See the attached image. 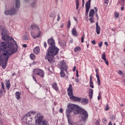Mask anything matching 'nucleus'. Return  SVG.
Wrapping results in <instances>:
<instances>
[{
    "instance_id": "1",
    "label": "nucleus",
    "mask_w": 125,
    "mask_h": 125,
    "mask_svg": "<svg viewBox=\"0 0 125 125\" xmlns=\"http://www.w3.org/2000/svg\"><path fill=\"white\" fill-rule=\"evenodd\" d=\"M1 32L2 40L6 42H1L0 45V65L2 69H5L10 56L17 52V48L15 49L14 46H18L14 39L6 35L4 28H2Z\"/></svg>"
},
{
    "instance_id": "2",
    "label": "nucleus",
    "mask_w": 125,
    "mask_h": 125,
    "mask_svg": "<svg viewBox=\"0 0 125 125\" xmlns=\"http://www.w3.org/2000/svg\"><path fill=\"white\" fill-rule=\"evenodd\" d=\"M47 43L50 46H49L48 48L45 58L49 62V63H50V64H52L55 62L54 56L57 55L58 54L59 48L55 46V40H54L53 38L48 39Z\"/></svg>"
},
{
    "instance_id": "3",
    "label": "nucleus",
    "mask_w": 125,
    "mask_h": 125,
    "mask_svg": "<svg viewBox=\"0 0 125 125\" xmlns=\"http://www.w3.org/2000/svg\"><path fill=\"white\" fill-rule=\"evenodd\" d=\"M80 107L79 105L73 104H68L67 105V108L65 110L66 116L69 117L71 115H78L79 114V110Z\"/></svg>"
},
{
    "instance_id": "4",
    "label": "nucleus",
    "mask_w": 125,
    "mask_h": 125,
    "mask_svg": "<svg viewBox=\"0 0 125 125\" xmlns=\"http://www.w3.org/2000/svg\"><path fill=\"white\" fill-rule=\"evenodd\" d=\"M20 7V0H16L15 3V8L14 7L12 8L10 10H5L4 13L5 15H10L12 16V15H14V14H16L17 12H18V9Z\"/></svg>"
},
{
    "instance_id": "5",
    "label": "nucleus",
    "mask_w": 125,
    "mask_h": 125,
    "mask_svg": "<svg viewBox=\"0 0 125 125\" xmlns=\"http://www.w3.org/2000/svg\"><path fill=\"white\" fill-rule=\"evenodd\" d=\"M78 114H80L82 121L81 123L77 125H85V122H86V120L88 118V113H87V111L84 110L83 108L80 107L78 110Z\"/></svg>"
},
{
    "instance_id": "6",
    "label": "nucleus",
    "mask_w": 125,
    "mask_h": 125,
    "mask_svg": "<svg viewBox=\"0 0 125 125\" xmlns=\"http://www.w3.org/2000/svg\"><path fill=\"white\" fill-rule=\"evenodd\" d=\"M32 75L33 79L35 81L36 83H37V79H36V77H35V76H40V77H42V78H43V70L40 68H34L33 70Z\"/></svg>"
},
{
    "instance_id": "7",
    "label": "nucleus",
    "mask_w": 125,
    "mask_h": 125,
    "mask_svg": "<svg viewBox=\"0 0 125 125\" xmlns=\"http://www.w3.org/2000/svg\"><path fill=\"white\" fill-rule=\"evenodd\" d=\"M60 69L61 71L60 73L61 77H62V78H64V77L66 76V74L65 72H64V71L65 70V72H67L68 67H67V65L64 61H62L60 62Z\"/></svg>"
},
{
    "instance_id": "8",
    "label": "nucleus",
    "mask_w": 125,
    "mask_h": 125,
    "mask_svg": "<svg viewBox=\"0 0 125 125\" xmlns=\"http://www.w3.org/2000/svg\"><path fill=\"white\" fill-rule=\"evenodd\" d=\"M37 115L39 113L36 112V111H30L26 114L23 117V120H25L26 122H32V115Z\"/></svg>"
},
{
    "instance_id": "9",
    "label": "nucleus",
    "mask_w": 125,
    "mask_h": 125,
    "mask_svg": "<svg viewBox=\"0 0 125 125\" xmlns=\"http://www.w3.org/2000/svg\"><path fill=\"white\" fill-rule=\"evenodd\" d=\"M31 28H32V30H34V29H36V30H38L39 33L36 36H35L34 35L32 36L33 39H36L37 38H40L41 37V35L42 33L41 31H40V28H39V27L37 26L36 25L32 24L31 25Z\"/></svg>"
},
{
    "instance_id": "10",
    "label": "nucleus",
    "mask_w": 125,
    "mask_h": 125,
    "mask_svg": "<svg viewBox=\"0 0 125 125\" xmlns=\"http://www.w3.org/2000/svg\"><path fill=\"white\" fill-rule=\"evenodd\" d=\"M72 88L73 86H72V84H70L69 85V87L67 88L68 95L69 96V98H71V97L74 96V94H73Z\"/></svg>"
},
{
    "instance_id": "11",
    "label": "nucleus",
    "mask_w": 125,
    "mask_h": 125,
    "mask_svg": "<svg viewBox=\"0 0 125 125\" xmlns=\"http://www.w3.org/2000/svg\"><path fill=\"white\" fill-rule=\"evenodd\" d=\"M80 103H82L83 105H87L88 104V99L86 98H80V100L79 101Z\"/></svg>"
},
{
    "instance_id": "12",
    "label": "nucleus",
    "mask_w": 125,
    "mask_h": 125,
    "mask_svg": "<svg viewBox=\"0 0 125 125\" xmlns=\"http://www.w3.org/2000/svg\"><path fill=\"white\" fill-rule=\"evenodd\" d=\"M70 100H72L73 101H75V102H80V100L81 98H78L75 96H72L70 98Z\"/></svg>"
},
{
    "instance_id": "13",
    "label": "nucleus",
    "mask_w": 125,
    "mask_h": 125,
    "mask_svg": "<svg viewBox=\"0 0 125 125\" xmlns=\"http://www.w3.org/2000/svg\"><path fill=\"white\" fill-rule=\"evenodd\" d=\"M96 32L97 35H99V34H100V26L98 25V22L96 23Z\"/></svg>"
},
{
    "instance_id": "14",
    "label": "nucleus",
    "mask_w": 125,
    "mask_h": 125,
    "mask_svg": "<svg viewBox=\"0 0 125 125\" xmlns=\"http://www.w3.org/2000/svg\"><path fill=\"white\" fill-rule=\"evenodd\" d=\"M90 2H91V0H88L85 3V9H90Z\"/></svg>"
},
{
    "instance_id": "15",
    "label": "nucleus",
    "mask_w": 125,
    "mask_h": 125,
    "mask_svg": "<svg viewBox=\"0 0 125 125\" xmlns=\"http://www.w3.org/2000/svg\"><path fill=\"white\" fill-rule=\"evenodd\" d=\"M33 51L35 54H39L40 53V47L37 46L33 49Z\"/></svg>"
},
{
    "instance_id": "16",
    "label": "nucleus",
    "mask_w": 125,
    "mask_h": 125,
    "mask_svg": "<svg viewBox=\"0 0 125 125\" xmlns=\"http://www.w3.org/2000/svg\"><path fill=\"white\" fill-rule=\"evenodd\" d=\"M5 82L6 87H7L8 90H9V88H10V81H9V80H8V81L6 80Z\"/></svg>"
},
{
    "instance_id": "17",
    "label": "nucleus",
    "mask_w": 125,
    "mask_h": 125,
    "mask_svg": "<svg viewBox=\"0 0 125 125\" xmlns=\"http://www.w3.org/2000/svg\"><path fill=\"white\" fill-rule=\"evenodd\" d=\"M52 86L56 91H58V86H57V83H54L52 84Z\"/></svg>"
},
{
    "instance_id": "18",
    "label": "nucleus",
    "mask_w": 125,
    "mask_h": 125,
    "mask_svg": "<svg viewBox=\"0 0 125 125\" xmlns=\"http://www.w3.org/2000/svg\"><path fill=\"white\" fill-rule=\"evenodd\" d=\"M93 15H94V9H92L89 11V16L93 18Z\"/></svg>"
},
{
    "instance_id": "19",
    "label": "nucleus",
    "mask_w": 125,
    "mask_h": 125,
    "mask_svg": "<svg viewBox=\"0 0 125 125\" xmlns=\"http://www.w3.org/2000/svg\"><path fill=\"white\" fill-rule=\"evenodd\" d=\"M89 96L91 99L92 98V96H93V89L90 88L89 90Z\"/></svg>"
},
{
    "instance_id": "20",
    "label": "nucleus",
    "mask_w": 125,
    "mask_h": 125,
    "mask_svg": "<svg viewBox=\"0 0 125 125\" xmlns=\"http://www.w3.org/2000/svg\"><path fill=\"white\" fill-rule=\"evenodd\" d=\"M72 34L73 36H75V37L78 36V32H77V30L76 29V28H73L72 30Z\"/></svg>"
},
{
    "instance_id": "21",
    "label": "nucleus",
    "mask_w": 125,
    "mask_h": 125,
    "mask_svg": "<svg viewBox=\"0 0 125 125\" xmlns=\"http://www.w3.org/2000/svg\"><path fill=\"white\" fill-rule=\"evenodd\" d=\"M20 95H21V94L20 93V92L18 91L16 92L15 93V97L16 99H17L18 100H19L21 98Z\"/></svg>"
},
{
    "instance_id": "22",
    "label": "nucleus",
    "mask_w": 125,
    "mask_h": 125,
    "mask_svg": "<svg viewBox=\"0 0 125 125\" xmlns=\"http://www.w3.org/2000/svg\"><path fill=\"white\" fill-rule=\"evenodd\" d=\"M89 86L91 88H93L94 86L93 85V82H92V79L91 78V76H90V83H89Z\"/></svg>"
},
{
    "instance_id": "23",
    "label": "nucleus",
    "mask_w": 125,
    "mask_h": 125,
    "mask_svg": "<svg viewBox=\"0 0 125 125\" xmlns=\"http://www.w3.org/2000/svg\"><path fill=\"white\" fill-rule=\"evenodd\" d=\"M36 3H37V0H32V2L30 3V6L31 7H35Z\"/></svg>"
},
{
    "instance_id": "24",
    "label": "nucleus",
    "mask_w": 125,
    "mask_h": 125,
    "mask_svg": "<svg viewBox=\"0 0 125 125\" xmlns=\"http://www.w3.org/2000/svg\"><path fill=\"white\" fill-rule=\"evenodd\" d=\"M60 44L62 47H66V42L65 41H62L60 43Z\"/></svg>"
},
{
    "instance_id": "25",
    "label": "nucleus",
    "mask_w": 125,
    "mask_h": 125,
    "mask_svg": "<svg viewBox=\"0 0 125 125\" xmlns=\"http://www.w3.org/2000/svg\"><path fill=\"white\" fill-rule=\"evenodd\" d=\"M96 78L97 79L98 85H100V78L99 77V74H98V73H96Z\"/></svg>"
},
{
    "instance_id": "26",
    "label": "nucleus",
    "mask_w": 125,
    "mask_h": 125,
    "mask_svg": "<svg viewBox=\"0 0 125 125\" xmlns=\"http://www.w3.org/2000/svg\"><path fill=\"white\" fill-rule=\"evenodd\" d=\"M70 116H66L67 120H68V123L69 125H73V123H72V121H71V119H70Z\"/></svg>"
},
{
    "instance_id": "27",
    "label": "nucleus",
    "mask_w": 125,
    "mask_h": 125,
    "mask_svg": "<svg viewBox=\"0 0 125 125\" xmlns=\"http://www.w3.org/2000/svg\"><path fill=\"white\" fill-rule=\"evenodd\" d=\"M78 50L79 51H81V50H82V48H81V47L78 46L75 48L74 49L75 52H77V51H78Z\"/></svg>"
},
{
    "instance_id": "28",
    "label": "nucleus",
    "mask_w": 125,
    "mask_h": 125,
    "mask_svg": "<svg viewBox=\"0 0 125 125\" xmlns=\"http://www.w3.org/2000/svg\"><path fill=\"white\" fill-rule=\"evenodd\" d=\"M76 3V9L78 10L79 9V6L80 5V2L79 1V0H75Z\"/></svg>"
},
{
    "instance_id": "29",
    "label": "nucleus",
    "mask_w": 125,
    "mask_h": 125,
    "mask_svg": "<svg viewBox=\"0 0 125 125\" xmlns=\"http://www.w3.org/2000/svg\"><path fill=\"white\" fill-rule=\"evenodd\" d=\"M30 58L31 59V60H34V59L36 58V56H35V54H31L30 55Z\"/></svg>"
},
{
    "instance_id": "30",
    "label": "nucleus",
    "mask_w": 125,
    "mask_h": 125,
    "mask_svg": "<svg viewBox=\"0 0 125 125\" xmlns=\"http://www.w3.org/2000/svg\"><path fill=\"white\" fill-rule=\"evenodd\" d=\"M23 41H28L29 40V37L27 35H24L23 37Z\"/></svg>"
},
{
    "instance_id": "31",
    "label": "nucleus",
    "mask_w": 125,
    "mask_h": 125,
    "mask_svg": "<svg viewBox=\"0 0 125 125\" xmlns=\"http://www.w3.org/2000/svg\"><path fill=\"white\" fill-rule=\"evenodd\" d=\"M102 58L103 59V60H105L106 59V56L105 55V53H103L102 55Z\"/></svg>"
},
{
    "instance_id": "32",
    "label": "nucleus",
    "mask_w": 125,
    "mask_h": 125,
    "mask_svg": "<svg viewBox=\"0 0 125 125\" xmlns=\"http://www.w3.org/2000/svg\"><path fill=\"white\" fill-rule=\"evenodd\" d=\"M4 89H3L2 88H1L0 89V95L2 96L3 95V90Z\"/></svg>"
},
{
    "instance_id": "33",
    "label": "nucleus",
    "mask_w": 125,
    "mask_h": 125,
    "mask_svg": "<svg viewBox=\"0 0 125 125\" xmlns=\"http://www.w3.org/2000/svg\"><path fill=\"white\" fill-rule=\"evenodd\" d=\"M70 27H71V21L70 20H69L68 21L67 27L70 28Z\"/></svg>"
},
{
    "instance_id": "34",
    "label": "nucleus",
    "mask_w": 125,
    "mask_h": 125,
    "mask_svg": "<svg viewBox=\"0 0 125 125\" xmlns=\"http://www.w3.org/2000/svg\"><path fill=\"white\" fill-rule=\"evenodd\" d=\"M104 109L105 111H108V110H109V104H106Z\"/></svg>"
},
{
    "instance_id": "35",
    "label": "nucleus",
    "mask_w": 125,
    "mask_h": 125,
    "mask_svg": "<svg viewBox=\"0 0 125 125\" xmlns=\"http://www.w3.org/2000/svg\"><path fill=\"white\" fill-rule=\"evenodd\" d=\"M114 15H115V17H116V18H119V16L120 15V14H119V13L118 12H115L114 13Z\"/></svg>"
},
{
    "instance_id": "36",
    "label": "nucleus",
    "mask_w": 125,
    "mask_h": 125,
    "mask_svg": "<svg viewBox=\"0 0 125 125\" xmlns=\"http://www.w3.org/2000/svg\"><path fill=\"white\" fill-rule=\"evenodd\" d=\"M55 16V13L52 12L50 14V17H54Z\"/></svg>"
},
{
    "instance_id": "37",
    "label": "nucleus",
    "mask_w": 125,
    "mask_h": 125,
    "mask_svg": "<svg viewBox=\"0 0 125 125\" xmlns=\"http://www.w3.org/2000/svg\"><path fill=\"white\" fill-rule=\"evenodd\" d=\"M90 23H94V21H93V18H90L89 19Z\"/></svg>"
},
{
    "instance_id": "38",
    "label": "nucleus",
    "mask_w": 125,
    "mask_h": 125,
    "mask_svg": "<svg viewBox=\"0 0 125 125\" xmlns=\"http://www.w3.org/2000/svg\"><path fill=\"white\" fill-rule=\"evenodd\" d=\"M102 45H103V42L101 41L100 43H98V46H99V47H101Z\"/></svg>"
},
{
    "instance_id": "39",
    "label": "nucleus",
    "mask_w": 125,
    "mask_h": 125,
    "mask_svg": "<svg viewBox=\"0 0 125 125\" xmlns=\"http://www.w3.org/2000/svg\"><path fill=\"white\" fill-rule=\"evenodd\" d=\"M89 9H85V15H88Z\"/></svg>"
},
{
    "instance_id": "40",
    "label": "nucleus",
    "mask_w": 125,
    "mask_h": 125,
    "mask_svg": "<svg viewBox=\"0 0 125 125\" xmlns=\"http://www.w3.org/2000/svg\"><path fill=\"white\" fill-rule=\"evenodd\" d=\"M110 119L113 121L116 119V117H115V115H112V117H110Z\"/></svg>"
},
{
    "instance_id": "41",
    "label": "nucleus",
    "mask_w": 125,
    "mask_h": 125,
    "mask_svg": "<svg viewBox=\"0 0 125 125\" xmlns=\"http://www.w3.org/2000/svg\"><path fill=\"white\" fill-rule=\"evenodd\" d=\"M100 94H101V93L99 92V96L98 97V100H100V99H101V97H100Z\"/></svg>"
},
{
    "instance_id": "42",
    "label": "nucleus",
    "mask_w": 125,
    "mask_h": 125,
    "mask_svg": "<svg viewBox=\"0 0 125 125\" xmlns=\"http://www.w3.org/2000/svg\"><path fill=\"white\" fill-rule=\"evenodd\" d=\"M104 61H105V64H106L107 65H109V62L108 61V60H107V59L104 60Z\"/></svg>"
},
{
    "instance_id": "43",
    "label": "nucleus",
    "mask_w": 125,
    "mask_h": 125,
    "mask_svg": "<svg viewBox=\"0 0 125 125\" xmlns=\"http://www.w3.org/2000/svg\"><path fill=\"white\" fill-rule=\"evenodd\" d=\"M60 21V15L59 14H58L57 21Z\"/></svg>"
},
{
    "instance_id": "44",
    "label": "nucleus",
    "mask_w": 125,
    "mask_h": 125,
    "mask_svg": "<svg viewBox=\"0 0 125 125\" xmlns=\"http://www.w3.org/2000/svg\"><path fill=\"white\" fill-rule=\"evenodd\" d=\"M83 41H84V36H83L81 38V42H83Z\"/></svg>"
},
{
    "instance_id": "45",
    "label": "nucleus",
    "mask_w": 125,
    "mask_h": 125,
    "mask_svg": "<svg viewBox=\"0 0 125 125\" xmlns=\"http://www.w3.org/2000/svg\"><path fill=\"white\" fill-rule=\"evenodd\" d=\"M47 45V43H46V42H44V47H45V48H46Z\"/></svg>"
},
{
    "instance_id": "46",
    "label": "nucleus",
    "mask_w": 125,
    "mask_h": 125,
    "mask_svg": "<svg viewBox=\"0 0 125 125\" xmlns=\"http://www.w3.org/2000/svg\"><path fill=\"white\" fill-rule=\"evenodd\" d=\"M1 86H2V87L1 88L4 89V83H1Z\"/></svg>"
},
{
    "instance_id": "47",
    "label": "nucleus",
    "mask_w": 125,
    "mask_h": 125,
    "mask_svg": "<svg viewBox=\"0 0 125 125\" xmlns=\"http://www.w3.org/2000/svg\"><path fill=\"white\" fill-rule=\"evenodd\" d=\"M118 74H119V75H123V71H121V70H119V71H118Z\"/></svg>"
},
{
    "instance_id": "48",
    "label": "nucleus",
    "mask_w": 125,
    "mask_h": 125,
    "mask_svg": "<svg viewBox=\"0 0 125 125\" xmlns=\"http://www.w3.org/2000/svg\"><path fill=\"white\" fill-rule=\"evenodd\" d=\"M92 43L93 44H96V42L95 41V40H93L92 42Z\"/></svg>"
},
{
    "instance_id": "49",
    "label": "nucleus",
    "mask_w": 125,
    "mask_h": 125,
    "mask_svg": "<svg viewBox=\"0 0 125 125\" xmlns=\"http://www.w3.org/2000/svg\"><path fill=\"white\" fill-rule=\"evenodd\" d=\"M94 9L96 11V13H97V11H98V10L97 9V8L96 7H94Z\"/></svg>"
},
{
    "instance_id": "50",
    "label": "nucleus",
    "mask_w": 125,
    "mask_h": 125,
    "mask_svg": "<svg viewBox=\"0 0 125 125\" xmlns=\"http://www.w3.org/2000/svg\"><path fill=\"white\" fill-rule=\"evenodd\" d=\"M82 2H83V4H82V6H84V0H82Z\"/></svg>"
},
{
    "instance_id": "51",
    "label": "nucleus",
    "mask_w": 125,
    "mask_h": 125,
    "mask_svg": "<svg viewBox=\"0 0 125 125\" xmlns=\"http://www.w3.org/2000/svg\"><path fill=\"white\" fill-rule=\"evenodd\" d=\"M108 1H109V0H104V3L108 4Z\"/></svg>"
},
{
    "instance_id": "52",
    "label": "nucleus",
    "mask_w": 125,
    "mask_h": 125,
    "mask_svg": "<svg viewBox=\"0 0 125 125\" xmlns=\"http://www.w3.org/2000/svg\"><path fill=\"white\" fill-rule=\"evenodd\" d=\"M76 72V76L77 78H79V72H78V70H77Z\"/></svg>"
},
{
    "instance_id": "53",
    "label": "nucleus",
    "mask_w": 125,
    "mask_h": 125,
    "mask_svg": "<svg viewBox=\"0 0 125 125\" xmlns=\"http://www.w3.org/2000/svg\"><path fill=\"white\" fill-rule=\"evenodd\" d=\"M59 112L60 113H62V112H63V109L60 108L59 110Z\"/></svg>"
},
{
    "instance_id": "54",
    "label": "nucleus",
    "mask_w": 125,
    "mask_h": 125,
    "mask_svg": "<svg viewBox=\"0 0 125 125\" xmlns=\"http://www.w3.org/2000/svg\"><path fill=\"white\" fill-rule=\"evenodd\" d=\"M95 72H96V74H98V68L95 69Z\"/></svg>"
},
{
    "instance_id": "55",
    "label": "nucleus",
    "mask_w": 125,
    "mask_h": 125,
    "mask_svg": "<svg viewBox=\"0 0 125 125\" xmlns=\"http://www.w3.org/2000/svg\"><path fill=\"white\" fill-rule=\"evenodd\" d=\"M22 46H23V47H24V48L27 47V44H23L22 45Z\"/></svg>"
},
{
    "instance_id": "56",
    "label": "nucleus",
    "mask_w": 125,
    "mask_h": 125,
    "mask_svg": "<svg viewBox=\"0 0 125 125\" xmlns=\"http://www.w3.org/2000/svg\"><path fill=\"white\" fill-rule=\"evenodd\" d=\"M75 82L76 83H79V79L78 78L75 79Z\"/></svg>"
},
{
    "instance_id": "57",
    "label": "nucleus",
    "mask_w": 125,
    "mask_h": 125,
    "mask_svg": "<svg viewBox=\"0 0 125 125\" xmlns=\"http://www.w3.org/2000/svg\"><path fill=\"white\" fill-rule=\"evenodd\" d=\"M104 44L106 45V46H108V42H104Z\"/></svg>"
},
{
    "instance_id": "58",
    "label": "nucleus",
    "mask_w": 125,
    "mask_h": 125,
    "mask_svg": "<svg viewBox=\"0 0 125 125\" xmlns=\"http://www.w3.org/2000/svg\"><path fill=\"white\" fill-rule=\"evenodd\" d=\"M96 17H97V19H98L99 18V17H98V14H97V13H96Z\"/></svg>"
},
{
    "instance_id": "59",
    "label": "nucleus",
    "mask_w": 125,
    "mask_h": 125,
    "mask_svg": "<svg viewBox=\"0 0 125 125\" xmlns=\"http://www.w3.org/2000/svg\"><path fill=\"white\" fill-rule=\"evenodd\" d=\"M73 72H75V71H76V66H74L73 68Z\"/></svg>"
},
{
    "instance_id": "60",
    "label": "nucleus",
    "mask_w": 125,
    "mask_h": 125,
    "mask_svg": "<svg viewBox=\"0 0 125 125\" xmlns=\"http://www.w3.org/2000/svg\"><path fill=\"white\" fill-rule=\"evenodd\" d=\"M16 75V73H13V74H12V76L13 77H14V76H15Z\"/></svg>"
},
{
    "instance_id": "61",
    "label": "nucleus",
    "mask_w": 125,
    "mask_h": 125,
    "mask_svg": "<svg viewBox=\"0 0 125 125\" xmlns=\"http://www.w3.org/2000/svg\"><path fill=\"white\" fill-rule=\"evenodd\" d=\"M73 18H74V20L76 21V22H77V21H78V20H77V18H76V17H74Z\"/></svg>"
},
{
    "instance_id": "62",
    "label": "nucleus",
    "mask_w": 125,
    "mask_h": 125,
    "mask_svg": "<svg viewBox=\"0 0 125 125\" xmlns=\"http://www.w3.org/2000/svg\"><path fill=\"white\" fill-rule=\"evenodd\" d=\"M124 6H122L121 7V10H124Z\"/></svg>"
},
{
    "instance_id": "63",
    "label": "nucleus",
    "mask_w": 125,
    "mask_h": 125,
    "mask_svg": "<svg viewBox=\"0 0 125 125\" xmlns=\"http://www.w3.org/2000/svg\"><path fill=\"white\" fill-rule=\"evenodd\" d=\"M97 125H100V124L99 123V122H97Z\"/></svg>"
},
{
    "instance_id": "64",
    "label": "nucleus",
    "mask_w": 125,
    "mask_h": 125,
    "mask_svg": "<svg viewBox=\"0 0 125 125\" xmlns=\"http://www.w3.org/2000/svg\"><path fill=\"white\" fill-rule=\"evenodd\" d=\"M108 125H112V123H111V122H110Z\"/></svg>"
}]
</instances>
